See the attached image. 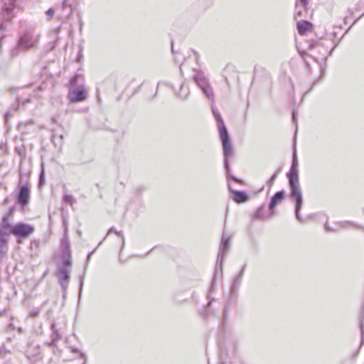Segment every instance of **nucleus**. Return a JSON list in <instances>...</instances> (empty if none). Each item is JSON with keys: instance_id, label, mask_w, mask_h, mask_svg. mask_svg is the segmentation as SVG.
I'll use <instances>...</instances> for the list:
<instances>
[{"instance_id": "nucleus-18", "label": "nucleus", "mask_w": 364, "mask_h": 364, "mask_svg": "<svg viewBox=\"0 0 364 364\" xmlns=\"http://www.w3.org/2000/svg\"><path fill=\"white\" fill-rule=\"evenodd\" d=\"M7 240L6 237H0V254L4 255L7 252Z\"/></svg>"}, {"instance_id": "nucleus-39", "label": "nucleus", "mask_w": 364, "mask_h": 364, "mask_svg": "<svg viewBox=\"0 0 364 364\" xmlns=\"http://www.w3.org/2000/svg\"><path fill=\"white\" fill-rule=\"evenodd\" d=\"M90 254L88 255L87 260L88 261L90 259Z\"/></svg>"}, {"instance_id": "nucleus-19", "label": "nucleus", "mask_w": 364, "mask_h": 364, "mask_svg": "<svg viewBox=\"0 0 364 364\" xmlns=\"http://www.w3.org/2000/svg\"><path fill=\"white\" fill-rule=\"evenodd\" d=\"M301 5L304 9H306V5H307V0H299V1L296 2V16H302V11L301 9H299V5Z\"/></svg>"}, {"instance_id": "nucleus-16", "label": "nucleus", "mask_w": 364, "mask_h": 364, "mask_svg": "<svg viewBox=\"0 0 364 364\" xmlns=\"http://www.w3.org/2000/svg\"><path fill=\"white\" fill-rule=\"evenodd\" d=\"M80 0H64L62 3V8L64 9L67 6L70 7V11L68 15L70 16L73 12V7L78 5Z\"/></svg>"}, {"instance_id": "nucleus-31", "label": "nucleus", "mask_w": 364, "mask_h": 364, "mask_svg": "<svg viewBox=\"0 0 364 364\" xmlns=\"http://www.w3.org/2000/svg\"><path fill=\"white\" fill-rule=\"evenodd\" d=\"M18 102H21L22 104H25V103H28L31 102V100L29 98H27L26 100L23 99V98H19L18 99Z\"/></svg>"}, {"instance_id": "nucleus-25", "label": "nucleus", "mask_w": 364, "mask_h": 364, "mask_svg": "<svg viewBox=\"0 0 364 364\" xmlns=\"http://www.w3.org/2000/svg\"><path fill=\"white\" fill-rule=\"evenodd\" d=\"M280 171V169H279L277 171H276L272 176L271 178L267 181V185L269 186V188H270L272 184L274 183L275 179L277 178V175L278 173H279Z\"/></svg>"}, {"instance_id": "nucleus-15", "label": "nucleus", "mask_w": 364, "mask_h": 364, "mask_svg": "<svg viewBox=\"0 0 364 364\" xmlns=\"http://www.w3.org/2000/svg\"><path fill=\"white\" fill-rule=\"evenodd\" d=\"M311 24L306 21H298L296 28L300 35H304L307 31L310 29Z\"/></svg>"}, {"instance_id": "nucleus-35", "label": "nucleus", "mask_w": 364, "mask_h": 364, "mask_svg": "<svg viewBox=\"0 0 364 364\" xmlns=\"http://www.w3.org/2000/svg\"><path fill=\"white\" fill-rule=\"evenodd\" d=\"M23 176L21 174H20L19 184H21L23 183Z\"/></svg>"}, {"instance_id": "nucleus-9", "label": "nucleus", "mask_w": 364, "mask_h": 364, "mask_svg": "<svg viewBox=\"0 0 364 364\" xmlns=\"http://www.w3.org/2000/svg\"><path fill=\"white\" fill-rule=\"evenodd\" d=\"M287 178L291 191L301 188L299 182V173L297 168H290V171L287 173Z\"/></svg>"}, {"instance_id": "nucleus-20", "label": "nucleus", "mask_w": 364, "mask_h": 364, "mask_svg": "<svg viewBox=\"0 0 364 364\" xmlns=\"http://www.w3.org/2000/svg\"><path fill=\"white\" fill-rule=\"evenodd\" d=\"M39 247V241L38 240H33L30 245V249L31 250V256L37 255L38 252Z\"/></svg>"}, {"instance_id": "nucleus-2", "label": "nucleus", "mask_w": 364, "mask_h": 364, "mask_svg": "<svg viewBox=\"0 0 364 364\" xmlns=\"http://www.w3.org/2000/svg\"><path fill=\"white\" fill-rule=\"evenodd\" d=\"M38 40L39 34L34 29L29 28L26 30L19 36L17 44L11 49V58H14L21 53L37 48Z\"/></svg>"}, {"instance_id": "nucleus-29", "label": "nucleus", "mask_w": 364, "mask_h": 364, "mask_svg": "<svg viewBox=\"0 0 364 364\" xmlns=\"http://www.w3.org/2000/svg\"><path fill=\"white\" fill-rule=\"evenodd\" d=\"M9 232H11L7 229L3 228V227L0 228V237H6V235H8Z\"/></svg>"}, {"instance_id": "nucleus-45", "label": "nucleus", "mask_w": 364, "mask_h": 364, "mask_svg": "<svg viewBox=\"0 0 364 364\" xmlns=\"http://www.w3.org/2000/svg\"><path fill=\"white\" fill-rule=\"evenodd\" d=\"M82 364H85V363H82Z\"/></svg>"}, {"instance_id": "nucleus-21", "label": "nucleus", "mask_w": 364, "mask_h": 364, "mask_svg": "<svg viewBox=\"0 0 364 364\" xmlns=\"http://www.w3.org/2000/svg\"><path fill=\"white\" fill-rule=\"evenodd\" d=\"M298 160L296 156V145H294L293 159L291 168H297Z\"/></svg>"}, {"instance_id": "nucleus-3", "label": "nucleus", "mask_w": 364, "mask_h": 364, "mask_svg": "<svg viewBox=\"0 0 364 364\" xmlns=\"http://www.w3.org/2000/svg\"><path fill=\"white\" fill-rule=\"evenodd\" d=\"M84 76L75 74L70 81L68 98L70 102H83L87 98V92L83 83Z\"/></svg>"}, {"instance_id": "nucleus-17", "label": "nucleus", "mask_w": 364, "mask_h": 364, "mask_svg": "<svg viewBox=\"0 0 364 364\" xmlns=\"http://www.w3.org/2000/svg\"><path fill=\"white\" fill-rule=\"evenodd\" d=\"M241 281H242L241 277H239L237 276L235 277V279H234V281L232 284V286H231V289H230L231 294L233 295L237 293V291L239 289V287L240 285Z\"/></svg>"}, {"instance_id": "nucleus-41", "label": "nucleus", "mask_w": 364, "mask_h": 364, "mask_svg": "<svg viewBox=\"0 0 364 364\" xmlns=\"http://www.w3.org/2000/svg\"><path fill=\"white\" fill-rule=\"evenodd\" d=\"M18 331H19V332H22L21 328H19Z\"/></svg>"}, {"instance_id": "nucleus-10", "label": "nucleus", "mask_w": 364, "mask_h": 364, "mask_svg": "<svg viewBox=\"0 0 364 364\" xmlns=\"http://www.w3.org/2000/svg\"><path fill=\"white\" fill-rule=\"evenodd\" d=\"M230 247V237H226L224 234L222 237V241L220 245V255L219 257H220V268L222 269V262L224 259L225 257L228 254L229 249Z\"/></svg>"}, {"instance_id": "nucleus-6", "label": "nucleus", "mask_w": 364, "mask_h": 364, "mask_svg": "<svg viewBox=\"0 0 364 364\" xmlns=\"http://www.w3.org/2000/svg\"><path fill=\"white\" fill-rule=\"evenodd\" d=\"M290 198L296 203V206H295L296 218L299 221L301 222L303 220L299 214V211H300L302 204H303V198H302V193H301V188L291 191Z\"/></svg>"}, {"instance_id": "nucleus-11", "label": "nucleus", "mask_w": 364, "mask_h": 364, "mask_svg": "<svg viewBox=\"0 0 364 364\" xmlns=\"http://www.w3.org/2000/svg\"><path fill=\"white\" fill-rule=\"evenodd\" d=\"M229 190L230 191L232 196H230L232 199L236 202L237 203H245L248 200V196L245 192L239 191H232L231 189L230 186H228Z\"/></svg>"}, {"instance_id": "nucleus-12", "label": "nucleus", "mask_w": 364, "mask_h": 364, "mask_svg": "<svg viewBox=\"0 0 364 364\" xmlns=\"http://www.w3.org/2000/svg\"><path fill=\"white\" fill-rule=\"evenodd\" d=\"M284 198V192L280 191L277 192L272 198L269 203V209L273 210L277 205L280 204Z\"/></svg>"}, {"instance_id": "nucleus-1", "label": "nucleus", "mask_w": 364, "mask_h": 364, "mask_svg": "<svg viewBox=\"0 0 364 364\" xmlns=\"http://www.w3.org/2000/svg\"><path fill=\"white\" fill-rule=\"evenodd\" d=\"M212 111L214 117H215L218 124V129L220 131V138L222 141V145H223V154H224V166L227 172V176L228 179H232V181L241 183L242 181L235 176H232L230 173V163H229V158L232 156L233 154V149L232 147V145L230 144V140L229 137V134L228 132V130L225 127V125L223 121V119L218 112V110L213 106L212 104L211 105Z\"/></svg>"}, {"instance_id": "nucleus-33", "label": "nucleus", "mask_w": 364, "mask_h": 364, "mask_svg": "<svg viewBox=\"0 0 364 364\" xmlns=\"http://www.w3.org/2000/svg\"><path fill=\"white\" fill-rule=\"evenodd\" d=\"M292 119H293V122L295 124H296L297 123V121H296V112H295V110L293 111V113H292Z\"/></svg>"}, {"instance_id": "nucleus-22", "label": "nucleus", "mask_w": 364, "mask_h": 364, "mask_svg": "<svg viewBox=\"0 0 364 364\" xmlns=\"http://www.w3.org/2000/svg\"><path fill=\"white\" fill-rule=\"evenodd\" d=\"M1 227L11 232L13 228H11V225L9 224L8 217L6 215H4L2 218Z\"/></svg>"}, {"instance_id": "nucleus-26", "label": "nucleus", "mask_w": 364, "mask_h": 364, "mask_svg": "<svg viewBox=\"0 0 364 364\" xmlns=\"http://www.w3.org/2000/svg\"><path fill=\"white\" fill-rule=\"evenodd\" d=\"M51 329H52V331L53 332V335L52 341H50V343H49V346L53 345L55 341L58 338V333L56 332V331L55 329V324L54 323H52Z\"/></svg>"}, {"instance_id": "nucleus-14", "label": "nucleus", "mask_w": 364, "mask_h": 364, "mask_svg": "<svg viewBox=\"0 0 364 364\" xmlns=\"http://www.w3.org/2000/svg\"><path fill=\"white\" fill-rule=\"evenodd\" d=\"M203 92L205 95L209 100L212 102H214V93L212 87L209 82L205 83L204 85L199 87Z\"/></svg>"}, {"instance_id": "nucleus-23", "label": "nucleus", "mask_w": 364, "mask_h": 364, "mask_svg": "<svg viewBox=\"0 0 364 364\" xmlns=\"http://www.w3.org/2000/svg\"><path fill=\"white\" fill-rule=\"evenodd\" d=\"M111 232H114L116 235H119V236L122 237V247H124V236H123L122 232V231H117V230H116L114 229V227H112V228L109 230V231H108V232H107V236L108 235H109Z\"/></svg>"}, {"instance_id": "nucleus-27", "label": "nucleus", "mask_w": 364, "mask_h": 364, "mask_svg": "<svg viewBox=\"0 0 364 364\" xmlns=\"http://www.w3.org/2000/svg\"><path fill=\"white\" fill-rule=\"evenodd\" d=\"M55 14V11L53 8L49 9L46 12V18L48 21H50L52 18L53 17V15Z\"/></svg>"}, {"instance_id": "nucleus-32", "label": "nucleus", "mask_w": 364, "mask_h": 364, "mask_svg": "<svg viewBox=\"0 0 364 364\" xmlns=\"http://www.w3.org/2000/svg\"><path fill=\"white\" fill-rule=\"evenodd\" d=\"M245 264L243 265V267H242V269H241L240 273L238 274L237 277L242 278L243 274H244V272H245Z\"/></svg>"}, {"instance_id": "nucleus-8", "label": "nucleus", "mask_w": 364, "mask_h": 364, "mask_svg": "<svg viewBox=\"0 0 364 364\" xmlns=\"http://www.w3.org/2000/svg\"><path fill=\"white\" fill-rule=\"evenodd\" d=\"M30 198V190L26 181L25 184L21 185L18 195V203L24 206L28 204Z\"/></svg>"}, {"instance_id": "nucleus-37", "label": "nucleus", "mask_w": 364, "mask_h": 364, "mask_svg": "<svg viewBox=\"0 0 364 364\" xmlns=\"http://www.w3.org/2000/svg\"><path fill=\"white\" fill-rule=\"evenodd\" d=\"M325 227H326V229L327 230H328V231H331V229L330 228V227H329V226H328L327 225H326V226H325Z\"/></svg>"}, {"instance_id": "nucleus-28", "label": "nucleus", "mask_w": 364, "mask_h": 364, "mask_svg": "<svg viewBox=\"0 0 364 364\" xmlns=\"http://www.w3.org/2000/svg\"><path fill=\"white\" fill-rule=\"evenodd\" d=\"M39 309H33L29 312V316L31 317L35 318L39 315Z\"/></svg>"}, {"instance_id": "nucleus-13", "label": "nucleus", "mask_w": 364, "mask_h": 364, "mask_svg": "<svg viewBox=\"0 0 364 364\" xmlns=\"http://www.w3.org/2000/svg\"><path fill=\"white\" fill-rule=\"evenodd\" d=\"M195 72L196 73L193 77L198 87L204 85L205 83L208 82L204 73L201 70H196Z\"/></svg>"}, {"instance_id": "nucleus-43", "label": "nucleus", "mask_w": 364, "mask_h": 364, "mask_svg": "<svg viewBox=\"0 0 364 364\" xmlns=\"http://www.w3.org/2000/svg\"><path fill=\"white\" fill-rule=\"evenodd\" d=\"M77 349H73V352H77Z\"/></svg>"}, {"instance_id": "nucleus-34", "label": "nucleus", "mask_w": 364, "mask_h": 364, "mask_svg": "<svg viewBox=\"0 0 364 364\" xmlns=\"http://www.w3.org/2000/svg\"><path fill=\"white\" fill-rule=\"evenodd\" d=\"M256 216L260 218L262 216V208H258L256 212Z\"/></svg>"}, {"instance_id": "nucleus-4", "label": "nucleus", "mask_w": 364, "mask_h": 364, "mask_svg": "<svg viewBox=\"0 0 364 364\" xmlns=\"http://www.w3.org/2000/svg\"><path fill=\"white\" fill-rule=\"evenodd\" d=\"M34 228L32 225L19 223L13 227L11 233L18 238H25L32 234Z\"/></svg>"}, {"instance_id": "nucleus-5", "label": "nucleus", "mask_w": 364, "mask_h": 364, "mask_svg": "<svg viewBox=\"0 0 364 364\" xmlns=\"http://www.w3.org/2000/svg\"><path fill=\"white\" fill-rule=\"evenodd\" d=\"M70 269L71 266H65L63 264L62 267H59L58 269L57 277L64 291L66 290L69 284Z\"/></svg>"}, {"instance_id": "nucleus-30", "label": "nucleus", "mask_w": 364, "mask_h": 364, "mask_svg": "<svg viewBox=\"0 0 364 364\" xmlns=\"http://www.w3.org/2000/svg\"><path fill=\"white\" fill-rule=\"evenodd\" d=\"M44 169L42 168V171L41 172V174H40V177H39V183H38V186H42L44 183Z\"/></svg>"}, {"instance_id": "nucleus-44", "label": "nucleus", "mask_w": 364, "mask_h": 364, "mask_svg": "<svg viewBox=\"0 0 364 364\" xmlns=\"http://www.w3.org/2000/svg\"><path fill=\"white\" fill-rule=\"evenodd\" d=\"M6 364H11V363H6Z\"/></svg>"}, {"instance_id": "nucleus-7", "label": "nucleus", "mask_w": 364, "mask_h": 364, "mask_svg": "<svg viewBox=\"0 0 364 364\" xmlns=\"http://www.w3.org/2000/svg\"><path fill=\"white\" fill-rule=\"evenodd\" d=\"M60 247L62 254L63 256L66 257V258L63 260V264L65 266L70 267L72 264L71 252L70 250V245L66 232L65 233L64 237L61 240Z\"/></svg>"}, {"instance_id": "nucleus-42", "label": "nucleus", "mask_w": 364, "mask_h": 364, "mask_svg": "<svg viewBox=\"0 0 364 364\" xmlns=\"http://www.w3.org/2000/svg\"><path fill=\"white\" fill-rule=\"evenodd\" d=\"M80 286H81V287L82 286V280H81Z\"/></svg>"}, {"instance_id": "nucleus-38", "label": "nucleus", "mask_w": 364, "mask_h": 364, "mask_svg": "<svg viewBox=\"0 0 364 364\" xmlns=\"http://www.w3.org/2000/svg\"><path fill=\"white\" fill-rule=\"evenodd\" d=\"M342 223L344 224V225H350V223L348 222V221H345V222H343Z\"/></svg>"}, {"instance_id": "nucleus-40", "label": "nucleus", "mask_w": 364, "mask_h": 364, "mask_svg": "<svg viewBox=\"0 0 364 364\" xmlns=\"http://www.w3.org/2000/svg\"><path fill=\"white\" fill-rule=\"evenodd\" d=\"M1 43H2V39L0 40V46H1Z\"/></svg>"}, {"instance_id": "nucleus-24", "label": "nucleus", "mask_w": 364, "mask_h": 364, "mask_svg": "<svg viewBox=\"0 0 364 364\" xmlns=\"http://www.w3.org/2000/svg\"><path fill=\"white\" fill-rule=\"evenodd\" d=\"M63 200L65 203H70V205H73V203H75V199L73 196L65 194L63 196Z\"/></svg>"}, {"instance_id": "nucleus-36", "label": "nucleus", "mask_w": 364, "mask_h": 364, "mask_svg": "<svg viewBox=\"0 0 364 364\" xmlns=\"http://www.w3.org/2000/svg\"><path fill=\"white\" fill-rule=\"evenodd\" d=\"M81 56H82V51H81V50H80V53H79V54H78V55H77V60H80V59Z\"/></svg>"}]
</instances>
